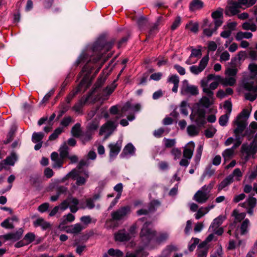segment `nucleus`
I'll return each instance as SVG.
<instances>
[{
    "label": "nucleus",
    "instance_id": "nucleus-30",
    "mask_svg": "<svg viewBox=\"0 0 257 257\" xmlns=\"http://www.w3.org/2000/svg\"><path fill=\"white\" fill-rule=\"evenodd\" d=\"M116 87L115 81H114L110 85L107 86L103 90V99H107L109 96L113 92Z\"/></svg>",
    "mask_w": 257,
    "mask_h": 257
},
{
    "label": "nucleus",
    "instance_id": "nucleus-49",
    "mask_svg": "<svg viewBox=\"0 0 257 257\" xmlns=\"http://www.w3.org/2000/svg\"><path fill=\"white\" fill-rule=\"evenodd\" d=\"M164 146L167 148H170L175 146L176 141L175 139H167L164 138L163 140Z\"/></svg>",
    "mask_w": 257,
    "mask_h": 257
},
{
    "label": "nucleus",
    "instance_id": "nucleus-28",
    "mask_svg": "<svg viewBox=\"0 0 257 257\" xmlns=\"http://www.w3.org/2000/svg\"><path fill=\"white\" fill-rule=\"evenodd\" d=\"M217 80L221 82L223 86H233L236 82L235 77L226 76L225 78H222L220 76H216Z\"/></svg>",
    "mask_w": 257,
    "mask_h": 257
},
{
    "label": "nucleus",
    "instance_id": "nucleus-51",
    "mask_svg": "<svg viewBox=\"0 0 257 257\" xmlns=\"http://www.w3.org/2000/svg\"><path fill=\"white\" fill-rule=\"evenodd\" d=\"M190 49H191V53L190 55V58L193 57H198L201 56L202 52L201 46H198L197 49L193 48L192 47H190Z\"/></svg>",
    "mask_w": 257,
    "mask_h": 257
},
{
    "label": "nucleus",
    "instance_id": "nucleus-25",
    "mask_svg": "<svg viewBox=\"0 0 257 257\" xmlns=\"http://www.w3.org/2000/svg\"><path fill=\"white\" fill-rule=\"evenodd\" d=\"M51 158L53 163V167L54 168H60L62 167L63 163V159L60 158L57 152H53L51 155Z\"/></svg>",
    "mask_w": 257,
    "mask_h": 257
},
{
    "label": "nucleus",
    "instance_id": "nucleus-37",
    "mask_svg": "<svg viewBox=\"0 0 257 257\" xmlns=\"http://www.w3.org/2000/svg\"><path fill=\"white\" fill-rule=\"evenodd\" d=\"M203 7V3L200 0H192L189 5V9L194 11L201 9Z\"/></svg>",
    "mask_w": 257,
    "mask_h": 257
},
{
    "label": "nucleus",
    "instance_id": "nucleus-38",
    "mask_svg": "<svg viewBox=\"0 0 257 257\" xmlns=\"http://www.w3.org/2000/svg\"><path fill=\"white\" fill-rule=\"evenodd\" d=\"M34 225L35 227L41 226L43 229H46L50 227V224L45 221L42 218H39L34 222Z\"/></svg>",
    "mask_w": 257,
    "mask_h": 257
},
{
    "label": "nucleus",
    "instance_id": "nucleus-50",
    "mask_svg": "<svg viewBox=\"0 0 257 257\" xmlns=\"http://www.w3.org/2000/svg\"><path fill=\"white\" fill-rule=\"evenodd\" d=\"M242 28L243 30H250L252 32H255L257 28L255 24L249 22L243 23L242 25Z\"/></svg>",
    "mask_w": 257,
    "mask_h": 257
},
{
    "label": "nucleus",
    "instance_id": "nucleus-1",
    "mask_svg": "<svg viewBox=\"0 0 257 257\" xmlns=\"http://www.w3.org/2000/svg\"><path fill=\"white\" fill-rule=\"evenodd\" d=\"M114 42H106L104 39H100L94 43L92 48L91 52L97 55L95 58H90L85 52H83L75 62L77 66L81 63L87 62V64L83 67L82 74L84 73V77L81 80L79 85L75 90H73L66 98V102L70 104L71 100L75 95L81 91H85L90 85L91 82L89 80V75L91 73L93 67L91 66V61L96 63L98 61L106 52L109 51L114 44Z\"/></svg>",
    "mask_w": 257,
    "mask_h": 257
},
{
    "label": "nucleus",
    "instance_id": "nucleus-8",
    "mask_svg": "<svg viewBox=\"0 0 257 257\" xmlns=\"http://www.w3.org/2000/svg\"><path fill=\"white\" fill-rule=\"evenodd\" d=\"M244 89L245 98L250 101H254L257 97V85H254L252 83H245L242 85Z\"/></svg>",
    "mask_w": 257,
    "mask_h": 257
},
{
    "label": "nucleus",
    "instance_id": "nucleus-23",
    "mask_svg": "<svg viewBox=\"0 0 257 257\" xmlns=\"http://www.w3.org/2000/svg\"><path fill=\"white\" fill-rule=\"evenodd\" d=\"M114 237L115 240L120 242L127 241L131 238V234L124 229L118 231L115 234Z\"/></svg>",
    "mask_w": 257,
    "mask_h": 257
},
{
    "label": "nucleus",
    "instance_id": "nucleus-62",
    "mask_svg": "<svg viewBox=\"0 0 257 257\" xmlns=\"http://www.w3.org/2000/svg\"><path fill=\"white\" fill-rule=\"evenodd\" d=\"M106 79V77L105 76H104L103 75H100V76L99 77L96 82L95 84L94 89L95 90L100 87L105 82Z\"/></svg>",
    "mask_w": 257,
    "mask_h": 257
},
{
    "label": "nucleus",
    "instance_id": "nucleus-15",
    "mask_svg": "<svg viewBox=\"0 0 257 257\" xmlns=\"http://www.w3.org/2000/svg\"><path fill=\"white\" fill-rule=\"evenodd\" d=\"M130 211L131 209L128 206L121 207L116 211L111 212V216L114 220H120L129 214Z\"/></svg>",
    "mask_w": 257,
    "mask_h": 257
},
{
    "label": "nucleus",
    "instance_id": "nucleus-58",
    "mask_svg": "<svg viewBox=\"0 0 257 257\" xmlns=\"http://www.w3.org/2000/svg\"><path fill=\"white\" fill-rule=\"evenodd\" d=\"M161 205V203L158 200H152L149 204L150 211L152 212L155 211L157 208L160 207Z\"/></svg>",
    "mask_w": 257,
    "mask_h": 257
},
{
    "label": "nucleus",
    "instance_id": "nucleus-52",
    "mask_svg": "<svg viewBox=\"0 0 257 257\" xmlns=\"http://www.w3.org/2000/svg\"><path fill=\"white\" fill-rule=\"evenodd\" d=\"M234 154L233 149L229 148L225 150L222 155L225 160H228L233 156Z\"/></svg>",
    "mask_w": 257,
    "mask_h": 257
},
{
    "label": "nucleus",
    "instance_id": "nucleus-5",
    "mask_svg": "<svg viewBox=\"0 0 257 257\" xmlns=\"http://www.w3.org/2000/svg\"><path fill=\"white\" fill-rule=\"evenodd\" d=\"M85 177L80 176V172L76 169H73L71 172L68 173L66 176L63 178V180H66L68 178H71L73 180H76V184L78 186L83 185L85 184L87 178L89 177V173L87 171L84 172Z\"/></svg>",
    "mask_w": 257,
    "mask_h": 257
},
{
    "label": "nucleus",
    "instance_id": "nucleus-40",
    "mask_svg": "<svg viewBox=\"0 0 257 257\" xmlns=\"http://www.w3.org/2000/svg\"><path fill=\"white\" fill-rule=\"evenodd\" d=\"M200 127L194 125H189L187 127V134L189 136L194 137L198 135L200 131Z\"/></svg>",
    "mask_w": 257,
    "mask_h": 257
},
{
    "label": "nucleus",
    "instance_id": "nucleus-41",
    "mask_svg": "<svg viewBox=\"0 0 257 257\" xmlns=\"http://www.w3.org/2000/svg\"><path fill=\"white\" fill-rule=\"evenodd\" d=\"M233 182L232 180L230 178V177L227 176L224 179H223L220 183L218 185V191L219 192L224 189L225 187L229 186L231 183Z\"/></svg>",
    "mask_w": 257,
    "mask_h": 257
},
{
    "label": "nucleus",
    "instance_id": "nucleus-35",
    "mask_svg": "<svg viewBox=\"0 0 257 257\" xmlns=\"http://www.w3.org/2000/svg\"><path fill=\"white\" fill-rule=\"evenodd\" d=\"M169 237V234L167 232H161L158 236H155L154 245L160 244L166 241Z\"/></svg>",
    "mask_w": 257,
    "mask_h": 257
},
{
    "label": "nucleus",
    "instance_id": "nucleus-43",
    "mask_svg": "<svg viewBox=\"0 0 257 257\" xmlns=\"http://www.w3.org/2000/svg\"><path fill=\"white\" fill-rule=\"evenodd\" d=\"M252 37V34L248 32H238L235 35L237 41L242 40L243 39H249Z\"/></svg>",
    "mask_w": 257,
    "mask_h": 257
},
{
    "label": "nucleus",
    "instance_id": "nucleus-48",
    "mask_svg": "<svg viewBox=\"0 0 257 257\" xmlns=\"http://www.w3.org/2000/svg\"><path fill=\"white\" fill-rule=\"evenodd\" d=\"M70 106L69 105L62 103L59 106L60 110L58 111L57 119L61 117L69 109Z\"/></svg>",
    "mask_w": 257,
    "mask_h": 257
},
{
    "label": "nucleus",
    "instance_id": "nucleus-64",
    "mask_svg": "<svg viewBox=\"0 0 257 257\" xmlns=\"http://www.w3.org/2000/svg\"><path fill=\"white\" fill-rule=\"evenodd\" d=\"M188 105L187 101H183L181 102L180 105V111L181 113L185 116H187L188 114Z\"/></svg>",
    "mask_w": 257,
    "mask_h": 257
},
{
    "label": "nucleus",
    "instance_id": "nucleus-44",
    "mask_svg": "<svg viewBox=\"0 0 257 257\" xmlns=\"http://www.w3.org/2000/svg\"><path fill=\"white\" fill-rule=\"evenodd\" d=\"M249 225V221L248 219H245L243 220L240 227L241 235H245L248 232Z\"/></svg>",
    "mask_w": 257,
    "mask_h": 257
},
{
    "label": "nucleus",
    "instance_id": "nucleus-12",
    "mask_svg": "<svg viewBox=\"0 0 257 257\" xmlns=\"http://www.w3.org/2000/svg\"><path fill=\"white\" fill-rule=\"evenodd\" d=\"M212 79H215L217 80V78L216 77V76H215L213 74H210L207 76L206 78H204L202 79L200 81V85L201 87L202 88V91H203V87L205 86L204 84H206L207 88L210 91H213V90H215L216 88H217V86H218V82L216 81H214L212 83H211L208 86V83L210 80Z\"/></svg>",
    "mask_w": 257,
    "mask_h": 257
},
{
    "label": "nucleus",
    "instance_id": "nucleus-53",
    "mask_svg": "<svg viewBox=\"0 0 257 257\" xmlns=\"http://www.w3.org/2000/svg\"><path fill=\"white\" fill-rule=\"evenodd\" d=\"M59 152L60 157L62 159H64L68 156V147L65 143L61 146L60 148Z\"/></svg>",
    "mask_w": 257,
    "mask_h": 257
},
{
    "label": "nucleus",
    "instance_id": "nucleus-45",
    "mask_svg": "<svg viewBox=\"0 0 257 257\" xmlns=\"http://www.w3.org/2000/svg\"><path fill=\"white\" fill-rule=\"evenodd\" d=\"M245 213H239L237 210H234L232 213V216L234 218V222H239L245 217Z\"/></svg>",
    "mask_w": 257,
    "mask_h": 257
},
{
    "label": "nucleus",
    "instance_id": "nucleus-22",
    "mask_svg": "<svg viewBox=\"0 0 257 257\" xmlns=\"http://www.w3.org/2000/svg\"><path fill=\"white\" fill-rule=\"evenodd\" d=\"M84 229V227L81 224L78 223L74 225L65 226L64 230L67 233L77 234Z\"/></svg>",
    "mask_w": 257,
    "mask_h": 257
},
{
    "label": "nucleus",
    "instance_id": "nucleus-56",
    "mask_svg": "<svg viewBox=\"0 0 257 257\" xmlns=\"http://www.w3.org/2000/svg\"><path fill=\"white\" fill-rule=\"evenodd\" d=\"M171 154L173 156L174 159L176 160L180 158L181 156V150L178 148H173L171 150Z\"/></svg>",
    "mask_w": 257,
    "mask_h": 257
},
{
    "label": "nucleus",
    "instance_id": "nucleus-16",
    "mask_svg": "<svg viewBox=\"0 0 257 257\" xmlns=\"http://www.w3.org/2000/svg\"><path fill=\"white\" fill-rule=\"evenodd\" d=\"M141 105L140 103L132 104L130 102H127L121 108V113L124 115H132V112H137L140 110Z\"/></svg>",
    "mask_w": 257,
    "mask_h": 257
},
{
    "label": "nucleus",
    "instance_id": "nucleus-11",
    "mask_svg": "<svg viewBox=\"0 0 257 257\" xmlns=\"http://www.w3.org/2000/svg\"><path fill=\"white\" fill-rule=\"evenodd\" d=\"M181 93L184 95H196L198 94L196 86L190 85L188 81L184 80L181 87Z\"/></svg>",
    "mask_w": 257,
    "mask_h": 257
},
{
    "label": "nucleus",
    "instance_id": "nucleus-4",
    "mask_svg": "<svg viewBox=\"0 0 257 257\" xmlns=\"http://www.w3.org/2000/svg\"><path fill=\"white\" fill-rule=\"evenodd\" d=\"M242 115L248 117L249 113L246 110H244L240 115L237 117L236 119L234 120L233 121L234 123L237 125V127L233 131L236 140L241 139L240 135L243 132L247 125L245 121L240 119V117Z\"/></svg>",
    "mask_w": 257,
    "mask_h": 257
},
{
    "label": "nucleus",
    "instance_id": "nucleus-47",
    "mask_svg": "<svg viewBox=\"0 0 257 257\" xmlns=\"http://www.w3.org/2000/svg\"><path fill=\"white\" fill-rule=\"evenodd\" d=\"M44 136V133L42 132H34L32 136V141L34 143L42 142V139H43Z\"/></svg>",
    "mask_w": 257,
    "mask_h": 257
},
{
    "label": "nucleus",
    "instance_id": "nucleus-13",
    "mask_svg": "<svg viewBox=\"0 0 257 257\" xmlns=\"http://www.w3.org/2000/svg\"><path fill=\"white\" fill-rule=\"evenodd\" d=\"M205 111L204 109L199 108L193 115H190V118L194 121L198 127H201L205 123Z\"/></svg>",
    "mask_w": 257,
    "mask_h": 257
},
{
    "label": "nucleus",
    "instance_id": "nucleus-24",
    "mask_svg": "<svg viewBox=\"0 0 257 257\" xmlns=\"http://www.w3.org/2000/svg\"><path fill=\"white\" fill-rule=\"evenodd\" d=\"M149 253L147 251L145 250L143 248L140 247L134 252H127L125 257H147Z\"/></svg>",
    "mask_w": 257,
    "mask_h": 257
},
{
    "label": "nucleus",
    "instance_id": "nucleus-34",
    "mask_svg": "<svg viewBox=\"0 0 257 257\" xmlns=\"http://www.w3.org/2000/svg\"><path fill=\"white\" fill-rule=\"evenodd\" d=\"M225 219V217L223 215H219L217 218H215L212 223L211 224L209 227L208 230H211L212 228H218L223 222V221Z\"/></svg>",
    "mask_w": 257,
    "mask_h": 257
},
{
    "label": "nucleus",
    "instance_id": "nucleus-54",
    "mask_svg": "<svg viewBox=\"0 0 257 257\" xmlns=\"http://www.w3.org/2000/svg\"><path fill=\"white\" fill-rule=\"evenodd\" d=\"M108 253L112 256L115 257H122L123 253L119 249H114L113 248H110L108 250Z\"/></svg>",
    "mask_w": 257,
    "mask_h": 257
},
{
    "label": "nucleus",
    "instance_id": "nucleus-57",
    "mask_svg": "<svg viewBox=\"0 0 257 257\" xmlns=\"http://www.w3.org/2000/svg\"><path fill=\"white\" fill-rule=\"evenodd\" d=\"M176 250V246L174 245H169L163 251L162 256L163 257H168L170 255L171 253Z\"/></svg>",
    "mask_w": 257,
    "mask_h": 257
},
{
    "label": "nucleus",
    "instance_id": "nucleus-29",
    "mask_svg": "<svg viewBox=\"0 0 257 257\" xmlns=\"http://www.w3.org/2000/svg\"><path fill=\"white\" fill-rule=\"evenodd\" d=\"M208 245H203L200 243L196 250L197 257H206L208 251Z\"/></svg>",
    "mask_w": 257,
    "mask_h": 257
},
{
    "label": "nucleus",
    "instance_id": "nucleus-42",
    "mask_svg": "<svg viewBox=\"0 0 257 257\" xmlns=\"http://www.w3.org/2000/svg\"><path fill=\"white\" fill-rule=\"evenodd\" d=\"M228 176L230 177V178L233 182L234 180L240 181L241 177L242 176V173L240 169L236 168L233 170L231 174L228 175Z\"/></svg>",
    "mask_w": 257,
    "mask_h": 257
},
{
    "label": "nucleus",
    "instance_id": "nucleus-55",
    "mask_svg": "<svg viewBox=\"0 0 257 257\" xmlns=\"http://www.w3.org/2000/svg\"><path fill=\"white\" fill-rule=\"evenodd\" d=\"M214 184V181H211L208 185H205L203 186H202L200 190L203 191L207 195H209V193L213 188Z\"/></svg>",
    "mask_w": 257,
    "mask_h": 257
},
{
    "label": "nucleus",
    "instance_id": "nucleus-2",
    "mask_svg": "<svg viewBox=\"0 0 257 257\" xmlns=\"http://www.w3.org/2000/svg\"><path fill=\"white\" fill-rule=\"evenodd\" d=\"M156 231L152 228L150 222H145L140 233L142 244L145 247H151L154 245V241Z\"/></svg>",
    "mask_w": 257,
    "mask_h": 257
},
{
    "label": "nucleus",
    "instance_id": "nucleus-18",
    "mask_svg": "<svg viewBox=\"0 0 257 257\" xmlns=\"http://www.w3.org/2000/svg\"><path fill=\"white\" fill-rule=\"evenodd\" d=\"M95 90L90 92L87 96H83L78 102L75 104L72 107V110L78 114H82V107L88 101Z\"/></svg>",
    "mask_w": 257,
    "mask_h": 257
},
{
    "label": "nucleus",
    "instance_id": "nucleus-36",
    "mask_svg": "<svg viewBox=\"0 0 257 257\" xmlns=\"http://www.w3.org/2000/svg\"><path fill=\"white\" fill-rule=\"evenodd\" d=\"M256 204V198L253 197H249L244 202L241 204V206L244 208H254Z\"/></svg>",
    "mask_w": 257,
    "mask_h": 257
},
{
    "label": "nucleus",
    "instance_id": "nucleus-26",
    "mask_svg": "<svg viewBox=\"0 0 257 257\" xmlns=\"http://www.w3.org/2000/svg\"><path fill=\"white\" fill-rule=\"evenodd\" d=\"M75 219V216L70 213L67 215H64L62 218V221L60 223L58 228L61 230H64L65 227L64 225L68 222H73L74 221Z\"/></svg>",
    "mask_w": 257,
    "mask_h": 257
},
{
    "label": "nucleus",
    "instance_id": "nucleus-60",
    "mask_svg": "<svg viewBox=\"0 0 257 257\" xmlns=\"http://www.w3.org/2000/svg\"><path fill=\"white\" fill-rule=\"evenodd\" d=\"M63 131V128L60 127L57 128L54 131V133L49 136V140L50 141L55 140L58 137V136L62 133Z\"/></svg>",
    "mask_w": 257,
    "mask_h": 257
},
{
    "label": "nucleus",
    "instance_id": "nucleus-3",
    "mask_svg": "<svg viewBox=\"0 0 257 257\" xmlns=\"http://www.w3.org/2000/svg\"><path fill=\"white\" fill-rule=\"evenodd\" d=\"M256 0H237V2H232L228 4L226 10V14L233 16L238 14L240 9H244L253 6Z\"/></svg>",
    "mask_w": 257,
    "mask_h": 257
},
{
    "label": "nucleus",
    "instance_id": "nucleus-46",
    "mask_svg": "<svg viewBox=\"0 0 257 257\" xmlns=\"http://www.w3.org/2000/svg\"><path fill=\"white\" fill-rule=\"evenodd\" d=\"M71 134L73 136L79 138L81 133V124L80 123H76L72 128Z\"/></svg>",
    "mask_w": 257,
    "mask_h": 257
},
{
    "label": "nucleus",
    "instance_id": "nucleus-10",
    "mask_svg": "<svg viewBox=\"0 0 257 257\" xmlns=\"http://www.w3.org/2000/svg\"><path fill=\"white\" fill-rule=\"evenodd\" d=\"M257 151V144L253 142L250 144H243L241 148V152L243 155H245V160H248L251 156H253Z\"/></svg>",
    "mask_w": 257,
    "mask_h": 257
},
{
    "label": "nucleus",
    "instance_id": "nucleus-59",
    "mask_svg": "<svg viewBox=\"0 0 257 257\" xmlns=\"http://www.w3.org/2000/svg\"><path fill=\"white\" fill-rule=\"evenodd\" d=\"M99 125V121L96 119H94L89 123L87 126L88 130L91 132L92 131H95L98 128Z\"/></svg>",
    "mask_w": 257,
    "mask_h": 257
},
{
    "label": "nucleus",
    "instance_id": "nucleus-7",
    "mask_svg": "<svg viewBox=\"0 0 257 257\" xmlns=\"http://www.w3.org/2000/svg\"><path fill=\"white\" fill-rule=\"evenodd\" d=\"M79 203V201L77 198L69 196L61 203V210L64 211L69 208L71 212L75 213L79 209L78 207Z\"/></svg>",
    "mask_w": 257,
    "mask_h": 257
},
{
    "label": "nucleus",
    "instance_id": "nucleus-63",
    "mask_svg": "<svg viewBox=\"0 0 257 257\" xmlns=\"http://www.w3.org/2000/svg\"><path fill=\"white\" fill-rule=\"evenodd\" d=\"M216 129L214 127H210L204 131V135L207 138H212L216 132Z\"/></svg>",
    "mask_w": 257,
    "mask_h": 257
},
{
    "label": "nucleus",
    "instance_id": "nucleus-14",
    "mask_svg": "<svg viewBox=\"0 0 257 257\" xmlns=\"http://www.w3.org/2000/svg\"><path fill=\"white\" fill-rule=\"evenodd\" d=\"M209 61V56L206 55L204 56L200 61L198 66L193 65L190 67V72L195 74L198 75L201 73L207 66Z\"/></svg>",
    "mask_w": 257,
    "mask_h": 257
},
{
    "label": "nucleus",
    "instance_id": "nucleus-33",
    "mask_svg": "<svg viewBox=\"0 0 257 257\" xmlns=\"http://www.w3.org/2000/svg\"><path fill=\"white\" fill-rule=\"evenodd\" d=\"M168 81L173 83L174 85L172 88V91L175 93L177 92L179 82V77L177 75H171L168 78Z\"/></svg>",
    "mask_w": 257,
    "mask_h": 257
},
{
    "label": "nucleus",
    "instance_id": "nucleus-6",
    "mask_svg": "<svg viewBox=\"0 0 257 257\" xmlns=\"http://www.w3.org/2000/svg\"><path fill=\"white\" fill-rule=\"evenodd\" d=\"M204 85L205 86L203 87V92L205 93L206 96L202 97L198 102V105L202 107L208 108L214 103V92L213 91H210L206 88V84H204Z\"/></svg>",
    "mask_w": 257,
    "mask_h": 257
},
{
    "label": "nucleus",
    "instance_id": "nucleus-61",
    "mask_svg": "<svg viewBox=\"0 0 257 257\" xmlns=\"http://www.w3.org/2000/svg\"><path fill=\"white\" fill-rule=\"evenodd\" d=\"M229 114H225L221 115L219 118V123L221 126H226L228 121Z\"/></svg>",
    "mask_w": 257,
    "mask_h": 257
},
{
    "label": "nucleus",
    "instance_id": "nucleus-39",
    "mask_svg": "<svg viewBox=\"0 0 257 257\" xmlns=\"http://www.w3.org/2000/svg\"><path fill=\"white\" fill-rule=\"evenodd\" d=\"M93 133L89 131L82 133L79 137L83 144L85 145L86 143L90 141L92 138Z\"/></svg>",
    "mask_w": 257,
    "mask_h": 257
},
{
    "label": "nucleus",
    "instance_id": "nucleus-21",
    "mask_svg": "<svg viewBox=\"0 0 257 257\" xmlns=\"http://www.w3.org/2000/svg\"><path fill=\"white\" fill-rule=\"evenodd\" d=\"M136 149L135 147L131 143H128L126 145L122 152L120 156L122 158H129L131 156H134L135 155Z\"/></svg>",
    "mask_w": 257,
    "mask_h": 257
},
{
    "label": "nucleus",
    "instance_id": "nucleus-31",
    "mask_svg": "<svg viewBox=\"0 0 257 257\" xmlns=\"http://www.w3.org/2000/svg\"><path fill=\"white\" fill-rule=\"evenodd\" d=\"M205 25L208 26V28L203 29V34L208 37H210L216 31L217 29L213 27V23H210L208 25L207 21L206 22Z\"/></svg>",
    "mask_w": 257,
    "mask_h": 257
},
{
    "label": "nucleus",
    "instance_id": "nucleus-27",
    "mask_svg": "<svg viewBox=\"0 0 257 257\" xmlns=\"http://www.w3.org/2000/svg\"><path fill=\"white\" fill-rule=\"evenodd\" d=\"M208 198L209 195H207L203 191L199 190L194 195L193 199L198 203L202 204L205 203L208 200Z\"/></svg>",
    "mask_w": 257,
    "mask_h": 257
},
{
    "label": "nucleus",
    "instance_id": "nucleus-32",
    "mask_svg": "<svg viewBox=\"0 0 257 257\" xmlns=\"http://www.w3.org/2000/svg\"><path fill=\"white\" fill-rule=\"evenodd\" d=\"M18 159V157L16 153L15 152H12L10 155L8 156L4 160L7 165L13 166H14L15 163L17 161Z\"/></svg>",
    "mask_w": 257,
    "mask_h": 257
},
{
    "label": "nucleus",
    "instance_id": "nucleus-20",
    "mask_svg": "<svg viewBox=\"0 0 257 257\" xmlns=\"http://www.w3.org/2000/svg\"><path fill=\"white\" fill-rule=\"evenodd\" d=\"M195 144L193 141L189 142L184 148L183 155L184 158L190 160L192 157Z\"/></svg>",
    "mask_w": 257,
    "mask_h": 257
},
{
    "label": "nucleus",
    "instance_id": "nucleus-17",
    "mask_svg": "<svg viewBox=\"0 0 257 257\" xmlns=\"http://www.w3.org/2000/svg\"><path fill=\"white\" fill-rule=\"evenodd\" d=\"M24 230L23 228H19V230L14 233H10L3 235L0 236V246L2 245L3 240L6 241L8 240H18L20 239L23 233Z\"/></svg>",
    "mask_w": 257,
    "mask_h": 257
},
{
    "label": "nucleus",
    "instance_id": "nucleus-19",
    "mask_svg": "<svg viewBox=\"0 0 257 257\" xmlns=\"http://www.w3.org/2000/svg\"><path fill=\"white\" fill-rule=\"evenodd\" d=\"M122 141L118 140L115 143H111L108 145L110 149L109 157L113 160L119 153L121 148Z\"/></svg>",
    "mask_w": 257,
    "mask_h": 257
},
{
    "label": "nucleus",
    "instance_id": "nucleus-9",
    "mask_svg": "<svg viewBox=\"0 0 257 257\" xmlns=\"http://www.w3.org/2000/svg\"><path fill=\"white\" fill-rule=\"evenodd\" d=\"M117 125L118 123L116 121H108L101 126L99 131V135H102L104 133H106L104 139H107L116 129Z\"/></svg>",
    "mask_w": 257,
    "mask_h": 257
}]
</instances>
